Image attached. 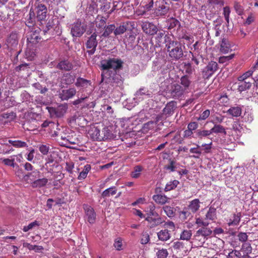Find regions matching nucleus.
<instances>
[{
  "mask_svg": "<svg viewBox=\"0 0 258 258\" xmlns=\"http://www.w3.org/2000/svg\"><path fill=\"white\" fill-rule=\"evenodd\" d=\"M83 208L88 221L91 224L94 223L96 219V213L93 208L88 205H84Z\"/></svg>",
  "mask_w": 258,
  "mask_h": 258,
  "instance_id": "nucleus-13",
  "label": "nucleus"
},
{
  "mask_svg": "<svg viewBox=\"0 0 258 258\" xmlns=\"http://www.w3.org/2000/svg\"><path fill=\"white\" fill-rule=\"evenodd\" d=\"M143 170V168L141 166H136L134 167L133 171L131 173V176L134 178H138L141 175V172Z\"/></svg>",
  "mask_w": 258,
  "mask_h": 258,
  "instance_id": "nucleus-48",
  "label": "nucleus"
},
{
  "mask_svg": "<svg viewBox=\"0 0 258 258\" xmlns=\"http://www.w3.org/2000/svg\"><path fill=\"white\" fill-rule=\"evenodd\" d=\"M61 139L64 141V143H62L64 146L68 147V145H75L77 144V138H73L70 136H61Z\"/></svg>",
  "mask_w": 258,
  "mask_h": 258,
  "instance_id": "nucleus-31",
  "label": "nucleus"
},
{
  "mask_svg": "<svg viewBox=\"0 0 258 258\" xmlns=\"http://www.w3.org/2000/svg\"><path fill=\"white\" fill-rule=\"evenodd\" d=\"M33 9L36 14V18L38 21H42L46 18L47 9L44 4L37 1L34 4Z\"/></svg>",
  "mask_w": 258,
  "mask_h": 258,
  "instance_id": "nucleus-5",
  "label": "nucleus"
},
{
  "mask_svg": "<svg viewBox=\"0 0 258 258\" xmlns=\"http://www.w3.org/2000/svg\"><path fill=\"white\" fill-rule=\"evenodd\" d=\"M169 9V4L165 0L156 1L154 13L157 16H165L168 14Z\"/></svg>",
  "mask_w": 258,
  "mask_h": 258,
  "instance_id": "nucleus-3",
  "label": "nucleus"
},
{
  "mask_svg": "<svg viewBox=\"0 0 258 258\" xmlns=\"http://www.w3.org/2000/svg\"><path fill=\"white\" fill-rule=\"evenodd\" d=\"M150 241V236L147 232H144L142 234L141 238V243L142 244H146Z\"/></svg>",
  "mask_w": 258,
  "mask_h": 258,
  "instance_id": "nucleus-62",
  "label": "nucleus"
},
{
  "mask_svg": "<svg viewBox=\"0 0 258 258\" xmlns=\"http://www.w3.org/2000/svg\"><path fill=\"white\" fill-rule=\"evenodd\" d=\"M180 83L184 91L188 92L191 84L189 77L187 75L182 76L180 79Z\"/></svg>",
  "mask_w": 258,
  "mask_h": 258,
  "instance_id": "nucleus-21",
  "label": "nucleus"
},
{
  "mask_svg": "<svg viewBox=\"0 0 258 258\" xmlns=\"http://www.w3.org/2000/svg\"><path fill=\"white\" fill-rule=\"evenodd\" d=\"M7 45L9 48L13 49L16 47L18 44V34L16 32H12L7 39Z\"/></svg>",
  "mask_w": 258,
  "mask_h": 258,
  "instance_id": "nucleus-17",
  "label": "nucleus"
},
{
  "mask_svg": "<svg viewBox=\"0 0 258 258\" xmlns=\"http://www.w3.org/2000/svg\"><path fill=\"white\" fill-rule=\"evenodd\" d=\"M97 34L95 32L93 33L91 36L89 38V39L87 41L86 46L87 48L90 49L87 52L89 54H93L96 50V48L98 44V42L96 40Z\"/></svg>",
  "mask_w": 258,
  "mask_h": 258,
  "instance_id": "nucleus-9",
  "label": "nucleus"
},
{
  "mask_svg": "<svg viewBox=\"0 0 258 258\" xmlns=\"http://www.w3.org/2000/svg\"><path fill=\"white\" fill-rule=\"evenodd\" d=\"M4 119H6L8 121L13 120L16 117V114L13 112L4 113L2 115Z\"/></svg>",
  "mask_w": 258,
  "mask_h": 258,
  "instance_id": "nucleus-53",
  "label": "nucleus"
},
{
  "mask_svg": "<svg viewBox=\"0 0 258 258\" xmlns=\"http://www.w3.org/2000/svg\"><path fill=\"white\" fill-rule=\"evenodd\" d=\"M222 20L221 18H218L214 21V30H215V36L218 37L220 35L221 33V30L220 29V26L221 25Z\"/></svg>",
  "mask_w": 258,
  "mask_h": 258,
  "instance_id": "nucleus-46",
  "label": "nucleus"
},
{
  "mask_svg": "<svg viewBox=\"0 0 258 258\" xmlns=\"http://www.w3.org/2000/svg\"><path fill=\"white\" fill-rule=\"evenodd\" d=\"M241 217V213H238L236 214H234L233 216V219H230L229 220V222L228 223V226H230L237 225L240 221Z\"/></svg>",
  "mask_w": 258,
  "mask_h": 258,
  "instance_id": "nucleus-35",
  "label": "nucleus"
},
{
  "mask_svg": "<svg viewBox=\"0 0 258 258\" xmlns=\"http://www.w3.org/2000/svg\"><path fill=\"white\" fill-rule=\"evenodd\" d=\"M231 44L229 40L223 38L220 42V51L223 53H227L231 50Z\"/></svg>",
  "mask_w": 258,
  "mask_h": 258,
  "instance_id": "nucleus-22",
  "label": "nucleus"
},
{
  "mask_svg": "<svg viewBox=\"0 0 258 258\" xmlns=\"http://www.w3.org/2000/svg\"><path fill=\"white\" fill-rule=\"evenodd\" d=\"M117 189L115 186L110 187L103 191L102 193V197L103 198H107L110 196H113L116 194Z\"/></svg>",
  "mask_w": 258,
  "mask_h": 258,
  "instance_id": "nucleus-34",
  "label": "nucleus"
},
{
  "mask_svg": "<svg viewBox=\"0 0 258 258\" xmlns=\"http://www.w3.org/2000/svg\"><path fill=\"white\" fill-rule=\"evenodd\" d=\"M212 233V231L210 228L207 227H203L197 231L195 237L196 239L200 241L202 240L201 237H203V242H204L205 240L208 238V237Z\"/></svg>",
  "mask_w": 258,
  "mask_h": 258,
  "instance_id": "nucleus-10",
  "label": "nucleus"
},
{
  "mask_svg": "<svg viewBox=\"0 0 258 258\" xmlns=\"http://www.w3.org/2000/svg\"><path fill=\"white\" fill-rule=\"evenodd\" d=\"M39 177L40 172L36 169L26 174V175L24 176V181L28 183H30L32 185V183L36 181Z\"/></svg>",
  "mask_w": 258,
  "mask_h": 258,
  "instance_id": "nucleus-18",
  "label": "nucleus"
},
{
  "mask_svg": "<svg viewBox=\"0 0 258 258\" xmlns=\"http://www.w3.org/2000/svg\"><path fill=\"white\" fill-rule=\"evenodd\" d=\"M142 28L145 33L151 35L157 33L158 31V29L156 25L148 22H143Z\"/></svg>",
  "mask_w": 258,
  "mask_h": 258,
  "instance_id": "nucleus-14",
  "label": "nucleus"
},
{
  "mask_svg": "<svg viewBox=\"0 0 258 258\" xmlns=\"http://www.w3.org/2000/svg\"><path fill=\"white\" fill-rule=\"evenodd\" d=\"M176 162L175 161L170 158L168 160V164L165 166L164 169L170 172H174L176 168Z\"/></svg>",
  "mask_w": 258,
  "mask_h": 258,
  "instance_id": "nucleus-43",
  "label": "nucleus"
},
{
  "mask_svg": "<svg viewBox=\"0 0 258 258\" xmlns=\"http://www.w3.org/2000/svg\"><path fill=\"white\" fill-rule=\"evenodd\" d=\"M126 31V27L124 25H120L116 28H114V34L117 36L124 33Z\"/></svg>",
  "mask_w": 258,
  "mask_h": 258,
  "instance_id": "nucleus-57",
  "label": "nucleus"
},
{
  "mask_svg": "<svg viewBox=\"0 0 258 258\" xmlns=\"http://www.w3.org/2000/svg\"><path fill=\"white\" fill-rule=\"evenodd\" d=\"M192 236V232L190 230H184L180 234V239L188 241Z\"/></svg>",
  "mask_w": 258,
  "mask_h": 258,
  "instance_id": "nucleus-47",
  "label": "nucleus"
},
{
  "mask_svg": "<svg viewBox=\"0 0 258 258\" xmlns=\"http://www.w3.org/2000/svg\"><path fill=\"white\" fill-rule=\"evenodd\" d=\"M241 250L244 251L246 255L251 253L252 251V247L250 244L248 242H244L242 245Z\"/></svg>",
  "mask_w": 258,
  "mask_h": 258,
  "instance_id": "nucleus-50",
  "label": "nucleus"
},
{
  "mask_svg": "<svg viewBox=\"0 0 258 258\" xmlns=\"http://www.w3.org/2000/svg\"><path fill=\"white\" fill-rule=\"evenodd\" d=\"M255 67L251 68L249 70L244 73L242 75L238 78V81H249V78L252 76V74L255 72H257Z\"/></svg>",
  "mask_w": 258,
  "mask_h": 258,
  "instance_id": "nucleus-32",
  "label": "nucleus"
},
{
  "mask_svg": "<svg viewBox=\"0 0 258 258\" xmlns=\"http://www.w3.org/2000/svg\"><path fill=\"white\" fill-rule=\"evenodd\" d=\"M167 93L170 97L174 99H179L183 96L185 91L180 84L175 83L171 85Z\"/></svg>",
  "mask_w": 258,
  "mask_h": 258,
  "instance_id": "nucleus-6",
  "label": "nucleus"
},
{
  "mask_svg": "<svg viewBox=\"0 0 258 258\" xmlns=\"http://www.w3.org/2000/svg\"><path fill=\"white\" fill-rule=\"evenodd\" d=\"M168 255V252L166 249H159L156 253L157 258H166Z\"/></svg>",
  "mask_w": 258,
  "mask_h": 258,
  "instance_id": "nucleus-59",
  "label": "nucleus"
},
{
  "mask_svg": "<svg viewBox=\"0 0 258 258\" xmlns=\"http://www.w3.org/2000/svg\"><path fill=\"white\" fill-rule=\"evenodd\" d=\"M234 54H232L228 56H223L219 58V62L220 63L228 64V62L234 57Z\"/></svg>",
  "mask_w": 258,
  "mask_h": 258,
  "instance_id": "nucleus-52",
  "label": "nucleus"
},
{
  "mask_svg": "<svg viewBox=\"0 0 258 258\" xmlns=\"http://www.w3.org/2000/svg\"><path fill=\"white\" fill-rule=\"evenodd\" d=\"M123 64V61L116 58H110L107 59L103 60L101 61V66L102 70H107L111 69L114 70L120 69Z\"/></svg>",
  "mask_w": 258,
  "mask_h": 258,
  "instance_id": "nucleus-2",
  "label": "nucleus"
},
{
  "mask_svg": "<svg viewBox=\"0 0 258 258\" xmlns=\"http://www.w3.org/2000/svg\"><path fill=\"white\" fill-rule=\"evenodd\" d=\"M156 122L149 121L144 124L143 128L144 131L147 132L149 130H153L156 126Z\"/></svg>",
  "mask_w": 258,
  "mask_h": 258,
  "instance_id": "nucleus-56",
  "label": "nucleus"
},
{
  "mask_svg": "<svg viewBox=\"0 0 258 258\" xmlns=\"http://www.w3.org/2000/svg\"><path fill=\"white\" fill-rule=\"evenodd\" d=\"M87 120L84 118V117L82 115H80L79 114L78 115V117L77 119V123L76 125H78L81 126H84L86 125Z\"/></svg>",
  "mask_w": 258,
  "mask_h": 258,
  "instance_id": "nucleus-58",
  "label": "nucleus"
},
{
  "mask_svg": "<svg viewBox=\"0 0 258 258\" xmlns=\"http://www.w3.org/2000/svg\"><path fill=\"white\" fill-rule=\"evenodd\" d=\"M196 224H197L199 226L207 227L210 224V222H207L205 218L203 219L202 218L199 217L196 218Z\"/></svg>",
  "mask_w": 258,
  "mask_h": 258,
  "instance_id": "nucleus-55",
  "label": "nucleus"
},
{
  "mask_svg": "<svg viewBox=\"0 0 258 258\" xmlns=\"http://www.w3.org/2000/svg\"><path fill=\"white\" fill-rule=\"evenodd\" d=\"M163 209L168 217H172L174 216L175 212L173 207L165 206L163 207Z\"/></svg>",
  "mask_w": 258,
  "mask_h": 258,
  "instance_id": "nucleus-51",
  "label": "nucleus"
},
{
  "mask_svg": "<svg viewBox=\"0 0 258 258\" xmlns=\"http://www.w3.org/2000/svg\"><path fill=\"white\" fill-rule=\"evenodd\" d=\"M153 199L156 203L160 205H164L169 203L168 200H169L165 195L160 194L154 195Z\"/></svg>",
  "mask_w": 258,
  "mask_h": 258,
  "instance_id": "nucleus-24",
  "label": "nucleus"
},
{
  "mask_svg": "<svg viewBox=\"0 0 258 258\" xmlns=\"http://www.w3.org/2000/svg\"><path fill=\"white\" fill-rule=\"evenodd\" d=\"M41 37L39 35V30L31 31L27 36L28 45H31L38 42Z\"/></svg>",
  "mask_w": 258,
  "mask_h": 258,
  "instance_id": "nucleus-15",
  "label": "nucleus"
},
{
  "mask_svg": "<svg viewBox=\"0 0 258 258\" xmlns=\"http://www.w3.org/2000/svg\"><path fill=\"white\" fill-rule=\"evenodd\" d=\"M242 118H243V120L244 121L248 122H251L253 119V115H252V114L250 112H249L248 111L245 112V113H244V114L242 116Z\"/></svg>",
  "mask_w": 258,
  "mask_h": 258,
  "instance_id": "nucleus-63",
  "label": "nucleus"
},
{
  "mask_svg": "<svg viewBox=\"0 0 258 258\" xmlns=\"http://www.w3.org/2000/svg\"><path fill=\"white\" fill-rule=\"evenodd\" d=\"M56 68L61 70L69 71L72 69L73 65L69 61L65 60L59 62L57 64Z\"/></svg>",
  "mask_w": 258,
  "mask_h": 258,
  "instance_id": "nucleus-25",
  "label": "nucleus"
},
{
  "mask_svg": "<svg viewBox=\"0 0 258 258\" xmlns=\"http://www.w3.org/2000/svg\"><path fill=\"white\" fill-rule=\"evenodd\" d=\"M164 221L163 220L162 218L160 217H158L156 218H154L153 222L150 224V227L153 228L156 227L163 223Z\"/></svg>",
  "mask_w": 258,
  "mask_h": 258,
  "instance_id": "nucleus-60",
  "label": "nucleus"
},
{
  "mask_svg": "<svg viewBox=\"0 0 258 258\" xmlns=\"http://www.w3.org/2000/svg\"><path fill=\"white\" fill-rule=\"evenodd\" d=\"M232 129L236 133H241L244 131L243 125L238 121H234L232 124Z\"/></svg>",
  "mask_w": 258,
  "mask_h": 258,
  "instance_id": "nucleus-49",
  "label": "nucleus"
},
{
  "mask_svg": "<svg viewBox=\"0 0 258 258\" xmlns=\"http://www.w3.org/2000/svg\"><path fill=\"white\" fill-rule=\"evenodd\" d=\"M102 135V140L110 139L112 138L113 135L108 127H104L101 132Z\"/></svg>",
  "mask_w": 258,
  "mask_h": 258,
  "instance_id": "nucleus-39",
  "label": "nucleus"
},
{
  "mask_svg": "<svg viewBox=\"0 0 258 258\" xmlns=\"http://www.w3.org/2000/svg\"><path fill=\"white\" fill-rule=\"evenodd\" d=\"M211 134L215 133H223L224 135L226 134V132L225 128L220 124H215L214 126L210 130Z\"/></svg>",
  "mask_w": 258,
  "mask_h": 258,
  "instance_id": "nucleus-37",
  "label": "nucleus"
},
{
  "mask_svg": "<svg viewBox=\"0 0 258 258\" xmlns=\"http://www.w3.org/2000/svg\"><path fill=\"white\" fill-rule=\"evenodd\" d=\"M211 132L210 130H197L196 132V135L197 137L199 138L202 139L203 137H207L210 135Z\"/></svg>",
  "mask_w": 258,
  "mask_h": 258,
  "instance_id": "nucleus-54",
  "label": "nucleus"
},
{
  "mask_svg": "<svg viewBox=\"0 0 258 258\" xmlns=\"http://www.w3.org/2000/svg\"><path fill=\"white\" fill-rule=\"evenodd\" d=\"M228 112L233 116H239L241 114V109L239 107H232L229 108Z\"/></svg>",
  "mask_w": 258,
  "mask_h": 258,
  "instance_id": "nucleus-45",
  "label": "nucleus"
},
{
  "mask_svg": "<svg viewBox=\"0 0 258 258\" xmlns=\"http://www.w3.org/2000/svg\"><path fill=\"white\" fill-rule=\"evenodd\" d=\"M115 26L114 24H111L107 26L104 29V31L101 37H108L109 35L114 31Z\"/></svg>",
  "mask_w": 258,
  "mask_h": 258,
  "instance_id": "nucleus-42",
  "label": "nucleus"
},
{
  "mask_svg": "<svg viewBox=\"0 0 258 258\" xmlns=\"http://www.w3.org/2000/svg\"><path fill=\"white\" fill-rule=\"evenodd\" d=\"M88 134L90 137L93 140H96L98 141H102V135L101 134L100 131L96 127H91L89 131Z\"/></svg>",
  "mask_w": 258,
  "mask_h": 258,
  "instance_id": "nucleus-20",
  "label": "nucleus"
},
{
  "mask_svg": "<svg viewBox=\"0 0 258 258\" xmlns=\"http://www.w3.org/2000/svg\"><path fill=\"white\" fill-rule=\"evenodd\" d=\"M86 29L81 22L74 23L71 28V33L73 37H80L85 32Z\"/></svg>",
  "mask_w": 258,
  "mask_h": 258,
  "instance_id": "nucleus-8",
  "label": "nucleus"
},
{
  "mask_svg": "<svg viewBox=\"0 0 258 258\" xmlns=\"http://www.w3.org/2000/svg\"><path fill=\"white\" fill-rule=\"evenodd\" d=\"M207 222H210L212 221L214 222L217 220V213L216 210L215 208L211 207L204 217Z\"/></svg>",
  "mask_w": 258,
  "mask_h": 258,
  "instance_id": "nucleus-19",
  "label": "nucleus"
},
{
  "mask_svg": "<svg viewBox=\"0 0 258 258\" xmlns=\"http://www.w3.org/2000/svg\"><path fill=\"white\" fill-rule=\"evenodd\" d=\"M38 225V222L36 221H35L30 223L28 225L24 226L23 228V230L24 232H27L29 230L32 229L34 227L37 226Z\"/></svg>",
  "mask_w": 258,
  "mask_h": 258,
  "instance_id": "nucleus-61",
  "label": "nucleus"
},
{
  "mask_svg": "<svg viewBox=\"0 0 258 258\" xmlns=\"http://www.w3.org/2000/svg\"><path fill=\"white\" fill-rule=\"evenodd\" d=\"M75 85L78 88H81L83 91H89L90 93L92 90L91 81L83 78H78Z\"/></svg>",
  "mask_w": 258,
  "mask_h": 258,
  "instance_id": "nucleus-11",
  "label": "nucleus"
},
{
  "mask_svg": "<svg viewBox=\"0 0 258 258\" xmlns=\"http://www.w3.org/2000/svg\"><path fill=\"white\" fill-rule=\"evenodd\" d=\"M166 46L169 56L173 60H179L183 56V52L181 44L177 41L171 40Z\"/></svg>",
  "mask_w": 258,
  "mask_h": 258,
  "instance_id": "nucleus-1",
  "label": "nucleus"
},
{
  "mask_svg": "<svg viewBox=\"0 0 258 258\" xmlns=\"http://www.w3.org/2000/svg\"><path fill=\"white\" fill-rule=\"evenodd\" d=\"M237 237L239 241L241 242H245L248 239V235L246 233L240 232L237 234Z\"/></svg>",
  "mask_w": 258,
  "mask_h": 258,
  "instance_id": "nucleus-64",
  "label": "nucleus"
},
{
  "mask_svg": "<svg viewBox=\"0 0 258 258\" xmlns=\"http://www.w3.org/2000/svg\"><path fill=\"white\" fill-rule=\"evenodd\" d=\"M91 170V166L89 164H87L84 167V169L80 173L78 177L79 180H82L85 179L87 175Z\"/></svg>",
  "mask_w": 258,
  "mask_h": 258,
  "instance_id": "nucleus-41",
  "label": "nucleus"
},
{
  "mask_svg": "<svg viewBox=\"0 0 258 258\" xmlns=\"http://www.w3.org/2000/svg\"><path fill=\"white\" fill-rule=\"evenodd\" d=\"M237 90L242 92L249 89L251 86V82L250 81H238Z\"/></svg>",
  "mask_w": 258,
  "mask_h": 258,
  "instance_id": "nucleus-28",
  "label": "nucleus"
},
{
  "mask_svg": "<svg viewBox=\"0 0 258 258\" xmlns=\"http://www.w3.org/2000/svg\"><path fill=\"white\" fill-rule=\"evenodd\" d=\"M146 95L148 97L152 96V93L145 87H142L140 88L135 93V96L137 98L142 99V96Z\"/></svg>",
  "mask_w": 258,
  "mask_h": 258,
  "instance_id": "nucleus-27",
  "label": "nucleus"
},
{
  "mask_svg": "<svg viewBox=\"0 0 258 258\" xmlns=\"http://www.w3.org/2000/svg\"><path fill=\"white\" fill-rule=\"evenodd\" d=\"M156 36H155V40L156 45L159 46L160 45L161 43L164 42V39H165L166 35L165 32L163 31H159L158 33L157 32Z\"/></svg>",
  "mask_w": 258,
  "mask_h": 258,
  "instance_id": "nucleus-44",
  "label": "nucleus"
},
{
  "mask_svg": "<svg viewBox=\"0 0 258 258\" xmlns=\"http://www.w3.org/2000/svg\"><path fill=\"white\" fill-rule=\"evenodd\" d=\"M109 82H111V84L113 87H121L122 85L123 81L121 79V77L120 75L115 74L112 78H108Z\"/></svg>",
  "mask_w": 258,
  "mask_h": 258,
  "instance_id": "nucleus-26",
  "label": "nucleus"
},
{
  "mask_svg": "<svg viewBox=\"0 0 258 258\" xmlns=\"http://www.w3.org/2000/svg\"><path fill=\"white\" fill-rule=\"evenodd\" d=\"M77 91L75 88L62 90L59 93V97L61 100H68L72 98L76 94Z\"/></svg>",
  "mask_w": 258,
  "mask_h": 258,
  "instance_id": "nucleus-12",
  "label": "nucleus"
},
{
  "mask_svg": "<svg viewBox=\"0 0 258 258\" xmlns=\"http://www.w3.org/2000/svg\"><path fill=\"white\" fill-rule=\"evenodd\" d=\"M48 179L46 178H38L36 181L32 183V187L33 188H40L46 185L48 182Z\"/></svg>",
  "mask_w": 258,
  "mask_h": 258,
  "instance_id": "nucleus-30",
  "label": "nucleus"
},
{
  "mask_svg": "<svg viewBox=\"0 0 258 258\" xmlns=\"http://www.w3.org/2000/svg\"><path fill=\"white\" fill-rule=\"evenodd\" d=\"M67 104H61L56 107H47V109L51 117H61L67 112L68 109Z\"/></svg>",
  "mask_w": 258,
  "mask_h": 258,
  "instance_id": "nucleus-4",
  "label": "nucleus"
},
{
  "mask_svg": "<svg viewBox=\"0 0 258 258\" xmlns=\"http://www.w3.org/2000/svg\"><path fill=\"white\" fill-rule=\"evenodd\" d=\"M176 107V102L171 101L168 102L163 109V114L165 115L166 117L171 116L174 113Z\"/></svg>",
  "mask_w": 258,
  "mask_h": 258,
  "instance_id": "nucleus-16",
  "label": "nucleus"
},
{
  "mask_svg": "<svg viewBox=\"0 0 258 258\" xmlns=\"http://www.w3.org/2000/svg\"><path fill=\"white\" fill-rule=\"evenodd\" d=\"M179 183V182L177 180L169 181L166 184L164 190L165 191H168L174 189L177 187Z\"/></svg>",
  "mask_w": 258,
  "mask_h": 258,
  "instance_id": "nucleus-40",
  "label": "nucleus"
},
{
  "mask_svg": "<svg viewBox=\"0 0 258 258\" xmlns=\"http://www.w3.org/2000/svg\"><path fill=\"white\" fill-rule=\"evenodd\" d=\"M8 142L15 148H24L27 147V144L25 142L20 140H9Z\"/></svg>",
  "mask_w": 258,
  "mask_h": 258,
  "instance_id": "nucleus-38",
  "label": "nucleus"
},
{
  "mask_svg": "<svg viewBox=\"0 0 258 258\" xmlns=\"http://www.w3.org/2000/svg\"><path fill=\"white\" fill-rule=\"evenodd\" d=\"M76 76L71 73H67L63 76L62 81L66 85H70L73 84L75 80Z\"/></svg>",
  "mask_w": 258,
  "mask_h": 258,
  "instance_id": "nucleus-33",
  "label": "nucleus"
},
{
  "mask_svg": "<svg viewBox=\"0 0 258 258\" xmlns=\"http://www.w3.org/2000/svg\"><path fill=\"white\" fill-rule=\"evenodd\" d=\"M218 69V64L216 62L211 61L203 69L202 75L203 78L209 79Z\"/></svg>",
  "mask_w": 258,
  "mask_h": 258,
  "instance_id": "nucleus-7",
  "label": "nucleus"
},
{
  "mask_svg": "<svg viewBox=\"0 0 258 258\" xmlns=\"http://www.w3.org/2000/svg\"><path fill=\"white\" fill-rule=\"evenodd\" d=\"M31 46V45H28L25 51L26 57L29 60H33L36 56L35 49L30 48Z\"/></svg>",
  "mask_w": 258,
  "mask_h": 258,
  "instance_id": "nucleus-36",
  "label": "nucleus"
},
{
  "mask_svg": "<svg viewBox=\"0 0 258 258\" xmlns=\"http://www.w3.org/2000/svg\"><path fill=\"white\" fill-rule=\"evenodd\" d=\"M200 207V202L198 199H194L190 201L188 206V210L193 213L197 212L199 210Z\"/></svg>",
  "mask_w": 258,
  "mask_h": 258,
  "instance_id": "nucleus-23",
  "label": "nucleus"
},
{
  "mask_svg": "<svg viewBox=\"0 0 258 258\" xmlns=\"http://www.w3.org/2000/svg\"><path fill=\"white\" fill-rule=\"evenodd\" d=\"M157 236L159 239L162 241H167L171 237V234L167 229L160 230L157 233Z\"/></svg>",
  "mask_w": 258,
  "mask_h": 258,
  "instance_id": "nucleus-29",
  "label": "nucleus"
}]
</instances>
